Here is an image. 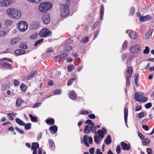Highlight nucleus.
<instances>
[{"label": "nucleus", "mask_w": 154, "mask_h": 154, "mask_svg": "<svg viewBox=\"0 0 154 154\" xmlns=\"http://www.w3.org/2000/svg\"><path fill=\"white\" fill-rule=\"evenodd\" d=\"M15 53L17 55L23 54L25 53V51L23 49H17L15 51Z\"/></svg>", "instance_id": "c756f323"}, {"label": "nucleus", "mask_w": 154, "mask_h": 154, "mask_svg": "<svg viewBox=\"0 0 154 154\" xmlns=\"http://www.w3.org/2000/svg\"><path fill=\"white\" fill-rule=\"evenodd\" d=\"M106 134V133L104 132L102 130H98L97 131V134L99 135L101 139H102L103 138L105 134Z\"/></svg>", "instance_id": "5701e85b"}, {"label": "nucleus", "mask_w": 154, "mask_h": 154, "mask_svg": "<svg viewBox=\"0 0 154 154\" xmlns=\"http://www.w3.org/2000/svg\"><path fill=\"white\" fill-rule=\"evenodd\" d=\"M20 83V82L17 79H15L14 80V86L19 85Z\"/></svg>", "instance_id": "6e6d98bb"}, {"label": "nucleus", "mask_w": 154, "mask_h": 154, "mask_svg": "<svg viewBox=\"0 0 154 154\" xmlns=\"http://www.w3.org/2000/svg\"><path fill=\"white\" fill-rule=\"evenodd\" d=\"M150 142V140L148 138H146L143 140V145H146Z\"/></svg>", "instance_id": "4c0bfd02"}, {"label": "nucleus", "mask_w": 154, "mask_h": 154, "mask_svg": "<svg viewBox=\"0 0 154 154\" xmlns=\"http://www.w3.org/2000/svg\"><path fill=\"white\" fill-rule=\"evenodd\" d=\"M22 103V100L20 98L17 99L16 101V107L20 106Z\"/></svg>", "instance_id": "e433bc0d"}, {"label": "nucleus", "mask_w": 154, "mask_h": 154, "mask_svg": "<svg viewBox=\"0 0 154 154\" xmlns=\"http://www.w3.org/2000/svg\"><path fill=\"white\" fill-rule=\"evenodd\" d=\"M75 68V66L74 65L72 64L69 65L67 67V69L68 72H70Z\"/></svg>", "instance_id": "ea45409f"}, {"label": "nucleus", "mask_w": 154, "mask_h": 154, "mask_svg": "<svg viewBox=\"0 0 154 154\" xmlns=\"http://www.w3.org/2000/svg\"><path fill=\"white\" fill-rule=\"evenodd\" d=\"M104 12V7L103 6H101L100 10V20H102L103 19V13Z\"/></svg>", "instance_id": "a878e982"}, {"label": "nucleus", "mask_w": 154, "mask_h": 154, "mask_svg": "<svg viewBox=\"0 0 154 154\" xmlns=\"http://www.w3.org/2000/svg\"><path fill=\"white\" fill-rule=\"evenodd\" d=\"M91 119H95V116L94 114H89L88 116Z\"/></svg>", "instance_id": "680f3d73"}, {"label": "nucleus", "mask_w": 154, "mask_h": 154, "mask_svg": "<svg viewBox=\"0 0 154 154\" xmlns=\"http://www.w3.org/2000/svg\"><path fill=\"white\" fill-rule=\"evenodd\" d=\"M149 48L148 46H146L145 49L143 50V53L145 54H148L149 53Z\"/></svg>", "instance_id": "09e8293b"}, {"label": "nucleus", "mask_w": 154, "mask_h": 154, "mask_svg": "<svg viewBox=\"0 0 154 154\" xmlns=\"http://www.w3.org/2000/svg\"><path fill=\"white\" fill-rule=\"evenodd\" d=\"M124 119L125 121V122L126 126L127 127L128 125H127L128 114V110L127 108H125L124 109Z\"/></svg>", "instance_id": "f3484780"}, {"label": "nucleus", "mask_w": 154, "mask_h": 154, "mask_svg": "<svg viewBox=\"0 0 154 154\" xmlns=\"http://www.w3.org/2000/svg\"><path fill=\"white\" fill-rule=\"evenodd\" d=\"M91 131L90 126L87 125L84 129L83 133L85 134H88L90 133Z\"/></svg>", "instance_id": "a211bd4d"}, {"label": "nucleus", "mask_w": 154, "mask_h": 154, "mask_svg": "<svg viewBox=\"0 0 154 154\" xmlns=\"http://www.w3.org/2000/svg\"><path fill=\"white\" fill-rule=\"evenodd\" d=\"M68 56L66 54H63L60 55L56 56L55 58L56 59V61L60 62L65 60L67 57Z\"/></svg>", "instance_id": "9b49d317"}, {"label": "nucleus", "mask_w": 154, "mask_h": 154, "mask_svg": "<svg viewBox=\"0 0 154 154\" xmlns=\"http://www.w3.org/2000/svg\"><path fill=\"white\" fill-rule=\"evenodd\" d=\"M46 122L47 124L48 125H53L54 123V120L52 118L47 119L46 120Z\"/></svg>", "instance_id": "cd10ccee"}, {"label": "nucleus", "mask_w": 154, "mask_h": 154, "mask_svg": "<svg viewBox=\"0 0 154 154\" xmlns=\"http://www.w3.org/2000/svg\"><path fill=\"white\" fill-rule=\"evenodd\" d=\"M127 69L126 70L127 72L129 75H131L133 72V69L132 67L131 66H127Z\"/></svg>", "instance_id": "f704fd0d"}, {"label": "nucleus", "mask_w": 154, "mask_h": 154, "mask_svg": "<svg viewBox=\"0 0 154 154\" xmlns=\"http://www.w3.org/2000/svg\"><path fill=\"white\" fill-rule=\"evenodd\" d=\"M152 104L151 103H149L146 104L145 105V107L146 109H149L151 107Z\"/></svg>", "instance_id": "052dcab7"}, {"label": "nucleus", "mask_w": 154, "mask_h": 154, "mask_svg": "<svg viewBox=\"0 0 154 154\" xmlns=\"http://www.w3.org/2000/svg\"><path fill=\"white\" fill-rule=\"evenodd\" d=\"M150 17L151 16L150 15H146L144 17L140 16L139 18L140 22H143L149 19Z\"/></svg>", "instance_id": "6ab92c4d"}, {"label": "nucleus", "mask_w": 154, "mask_h": 154, "mask_svg": "<svg viewBox=\"0 0 154 154\" xmlns=\"http://www.w3.org/2000/svg\"><path fill=\"white\" fill-rule=\"evenodd\" d=\"M21 38L19 37H17L12 39L11 41V45H14L20 41Z\"/></svg>", "instance_id": "dca6fc26"}, {"label": "nucleus", "mask_w": 154, "mask_h": 154, "mask_svg": "<svg viewBox=\"0 0 154 154\" xmlns=\"http://www.w3.org/2000/svg\"><path fill=\"white\" fill-rule=\"evenodd\" d=\"M25 85L23 83H22L20 85V88L22 91L23 92L25 91L26 90V89L25 88Z\"/></svg>", "instance_id": "49530a36"}, {"label": "nucleus", "mask_w": 154, "mask_h": 154, "mask_svg": "<svg viewBox=\"0 0 154 154\" xmlns=\"http://www.w3.org/2000/svg\"><path fill=\"white\" fill-rule=\"evenodd\" d=\"M52 35L51 31L48 30L47 28L42 29L40 32L39 35L41 37H46L51 36Z\"/></svg>", "instance_id": "423d86ee"}, {"label": "nucleus", "mask_w": 154, "mask_h": 154, "mask_svg": "<svg viewBox=\"0 0 154 154\" xmlns=\"http://www.w3.org/2000/svg\"><path fill=\"white\" fill-rule=\"evenodd\" d=\"M104 142L106 144L108 145L111 142V139L109 135H108L106 138L104 140Z\"/></svg>", "instance_id": "412c9836"}, {"label": "nucleus", "mask_w": 154, "mask_h": 154, "mask_svg": "<svg viewBox=\"0 0 154 154\" xmlns=\"http://www.w3.org/2000/svg\"><path fill=\"white\" fill-rule=\"evenodd\" d=\"M140 48V47L138 45H135L131 47L130 51L133 54H136L138 52Z\"/></svg>", "instance_id": "9d476101"}, {"label": "nucleus", "mask_w": 154, "mask_h": 154, "mask_svg": "<svg viewBox=\"0 0 154 154\" xmlns=\"http://www.w3.org/2000/svg\"><path fill=\"white\" fill-rule=\"evenodd\" d=\"M122 149L123 150H128L130 149V145L124 142H122L121 143Z\"/></svg>", "instance_id": "4468645a"}, {"label": "nucleus", "mask_w": 154, "mask_h": 154, "mask_svg": "<svg viewBox=\"0 0 154 154\" xmlns=\"http://www.w3.org/2000/svg\"><path fill=\"white\" fill-rule=\"evenodd\" d=\"M146 151L148 154H152V150L151 148H147L146 150Z\"/></svg>", "instance_id": "69168bd1"}, {"label": "nucleus", "mask_w": 154, "mask_h": 154, "mask_svg": "<svg viewBox=\"0 0 154 154\" xmlns=\"http://www.w3.org/2000/svg\"><path fill=\"white\" fill-rule=\"evenodd\" d=\"M28 26L27 23L23 21H20L17 25L18 29L21 32L26 31L27 29Z\"/></svg>", "instance_id": "7ed1b4c3"}, {"label": "nucleus", "mask_w": 154, "mask_h": 154, "mask_svg": "<svg viewBox=\"0 0 154 154\" xmlns=\"http://www.w3.org/2000/svg\"><path fill=\"white\" fill-rule=\"evenodd\" d=\"M91 130L92 132H93L94 130H96V127L95 126V124H94L90 126Z\"/></svg>", "instance_id": "8fccbe9b"}, {"label": "nucleus", "mask_w": 154, "mask_h": 154, "mask_svg": "<svg viewBox=\"0 0 154 154\" xmlns=\"http://www.w3.org/2000/svg\"><path fill=\"white\" fill-rule=\"evenodd\" d=\"M11 3L12 1L10 0H2L0 2V5L2 6H7Z\"/></svg>", "instance_id": "ddd939ff"}, {"label": "nucleus", "mask_w": 154, "mask_h": 154, "mask_svg": "<svg viewBox=\"0 0 154 154\" xmlns=\"http://www.w3.org/2000/svg\"><path fill=\"white\" fill-rule=\"evenodd\" d=\"M94 148H91L89 149V152L91 154H94Z\"/></svg>", "instance_id": "338daca9"}, {"label": "nucleus", "mask_w": 154, "mask_h": 154, "mask_svg": "<svg viewBox=\"0 0 154 154\" xmlns=\"http://www.w3.org/2000/svg\"><path fill=\"white\" fill-rule=\"evenodd\" d=\"M134 97L135 100L138 102H145L148 100L147 97H143V94L142 93H135Z\"/></svg>", "instance_id": "20e7f679"}, {"label": "nucleus", "mask_w": 154, "mask_h": 154, "mask_svg": "<svg viewBox=\"0 0 154 154\" xmlns=\"http://www.w3.org/2000/svg\"><path fill=\"white\" fill-rule=\"evenodd\" d=\"M40 27L39 23L37 21L33 22L31 24L30 29L32 30H36Z\"/></svg>", "instance_id": "f8f14e48"}, {"label": "nucleus", "mask_w": 154, "mask_h": 154, "mask_svg": "<svg viewBox=\"0 0 154 154\" xmlns=\"http://www.w3.org/2000/svg\"><path fill=\"white\" fill-rule=\"evenodd\" d=\"M138 134L139 137L141 139L143 140L144 138V136L140 132H138Z\"/></svg>", "instance_id": "0e129e2a"}, {"label": "nucleus", "mask_w": 154, "mask_h": 154, "mask_svg": "<svg viewBox=\"0 0 154 154\" xmlns=\"http://www.w3.org/2000/svg\"><path fill=\"white\" fill-rule=\"evenodd\" d=\"M29 116L31 119V120L33 122H36L38 121V119L36 117L33 116L31 114H29Z\"/></svg>", "instance_id": "c9c22d12"}, {"label": "nucleus", "mask_w": 154, "mask_h": 154, "mask_svg": "<svg viewBox=\"0 0 154 154\" xmlns=\"http://www.w3.org/2000/svg\"><path fill=\"white\" fill-rule=\"evenodd\" d=\"M52 7L51 2H43L40 4L39 7V10L41 12H46L49 10Z\"/></svg>", "instance_id": "f03ea898"}, {"label": "nucleus", "mask_w": 154, "mask_h": 154, "mask_svg": "<svg viewBox=\"0 0 154 154\" xmlns=\"http://www.w3.org/2000/svg\"><path fill=\"white\" fill-rule=\"evenodd\" d=\"M2 66L8 68V69H11L12 67V66L8 63V62H11L12 60L10 59H7L6 58H3L2 60Z\"/></svg>", "instance_id": "0eeeda50"}, {"label": "nucleus", "mask_w": 154, "mask_h": 154, "mask_svg": "<svg viewBox=\"0 0 154 154\" xmlns=\"http://www.w3.org/2000/svg\"><path fill=\"white\" fill-rule=\"evenodd\" d=\"M131 77V75H127L126 79V84L128 86H129L130 85V82Z\"/></svg>", "instance_id": "7c9ffc66"}, {"label": "nucleus", "mask_w": 154, "mask_h": 154, "mask_svg": "<svg viewBox=\"0 0 154 154\" xmlns=\"http://www.w3.org/2000/svg\"><path fill=\"white\" fill-rule=\"evenodd\" d=\"M128 45V42L127 40H125L124 42L122 45V48L124 50H126L127 47Z\"/></svg>", "instance_id": "79ce46f5"}, {"label": "nucleus", "mask_w": 154, "mask_h": 154, "mask_svg": "<svg viewBox=\"0 0 154 154\" xmlns=\"http://www.w3.org/2000/svg\"><path fill=\"white\" fill-rule=\"evenodd\" d=\"M15 130L18 132L19 133H20V134H24V133L23 131L21 129H20V128L17 127H16L15 128Z\"/></svg>", "instance_id": "3c124183"}, {"label": "nucleus", "mask_w": 154, "mask_h": 154, "mask_svg": "<svg viewBox=\"0 0 154 154\" xmlns=\"http://www.w3.org/2000/svg\"><path fill=\"white\" fill-rule=\"evenodd\" d=\"M88 140L90 144H92L93 141L92 137H88L86 135H84L83 137L84 142L86 146L87 147L89 146V144L87 141Z\"/></svg>", "instance_id": "6e6552de"}, {"label": "nucleus", "mask_w": 154, "mask_h": 154, "mask_svg": "<svg viewBox=\"0 0 154 154\" xmlns=\"http://www.w3.org/2000/svg\"><path fill=\"white\" fill-rule=\"evenodd\" d=\"M61 15L62 17L67 16L69 12V10L68 6L66 5L62 4L60 5Z\"/></svg>", "instance_id": "39448f33"}, {"label": "nucleus", "mask_w": 154, "mask_h": 154, "mask_svg": "<svg viewBox=\"0 0 154 154\" xmlns=\"http://www.w3.org/2000/svg\"><path fill=\"white\" fill-rule=\"evenodd\" d=\"M88 112L87 110H83L82 111L79 113L80 115H87L88 114Z\"/></svg>", "instance_id": "13d9d810"}, {"label": "nucleus", "mask_w": 154, "mask_h": 154, "mask_svg": "<svg viewBox=\"0 0 154 154\" xmlns=\"http://www.w3.org/2000/svg\"><path fill=\"white\" fill-rule=\"evenodd\" d=\"M49 146L50 148L52 150H54L55 148V145L53 141L50 140L49 141Z\"/></svg>", "instance_id": "393cba45"}, {"label": "nucleus", "mask_w": 154, "mask_h": 154, "mask_svg": "<svg viewBox=\"0 0 154 154\" xmlns=\"http://www.w3.org/2000/svg\"><path fill=\"white\" fill-rule=\"evenodd\" d=\"M69 97L72 100H75L76 98V95L75 92L72 90L69 93Z\"/></svg>", "instance_id": "2eb2a0df"}, {"label": "nucleus", "mask_w": 154, "mask_h": 154, "mask_svg": "<svg viewBox=\"0 0 154 154\" xmlns=\"http://www.w3.org/2000/svg\"><path fill=\"white\" fill-rule=\"evenodd\" d=\"M13 23V21L11 19H8L6 20L5 22V25L7 26H11Z\"/></svg>", "instance_id": "b1692460"}, {"label": "nucleus", "mask_w": 154, "mask_h": 154, "mask_svg": "<svg viewBox=\"0 0 154 154\" xmlns=\"http://www.w3.org/2000/svg\"><path fill=\"white\" fill-rule=\"evenodd\" d=\"M25 128L26 130L30 129L31 127V124L30 123H27L26 124H25Z\"/></svg>", "instance_id": "de8ad7c7"}, {"label": "nucleus", "mask_w": 154, "mask_h": 154, "mask_svg": "<svg viewBox=\"0 0 154 154\" xmlns=\"http://www.w3.org/2000/svg\"><path fill=\"white\" fill-rule=\"evenodd\" d=\"M42 20L45 24H48L50 20L49 14L47 13L45 14L42 17Z\"/></svg>", "instance_id": "1a4fd4ad"}, {"label": "nucleus", "mask_w": 154, "mask_h": 154, "mask_svg": "<svg viewBox=\"0 0 154 154\" xmlns=\"http://www.w3.org/2000/svg\"><path fill=\"white\" fill-rule=\"evenodd\" d=\"M61 93V89H57L54 91V95H57L60 94Z\"/></svg>", "instance_id": "a18cd8bd"}, {"label": "nucleus", "mask_w": 154, "mask_h": 154, "mask_svg": "<svg viewBox=\"0 0 154 154\" xmlns=\"http://www.w3.org/2000/svg\"><path fill=\"white\" fill-rule=\"evenodd\" d=\"M38 34L37 33H34L30 36L29 38L31 39H35L37 38L38 36Z\"/></svg>", "instance_id": "37998d69"}, {"label": "nucleus", "mask_w": 154, "mask_h": 154, "mask_svg": "<svg viewBox=\"0 0 154 154\" xmlns=\"http://www.w3.org/2000/svg\"><path fill=\"white\" fill-rule=\"evenodd\" d=\"M135 12V8L132 7V8L131 9V11L130 13V14L131 15H133L134 13Z\"/></svg>", "instance_id": "e2e57ef3"}, {"label": "nucleus", "mask_w": 154, "mask_h": 154, "mask_svg": "<svg viewBox=\"0 0 154 154\" xmlns=\"http://www.w3.org/2000/svg\"><path fill=\"white\" fill-rule=\"evenodd\" d=\"M19 47L20 48L23 49H26L27 48V45L24 43H21L20 44Z\"/></svg>", "instance_id": "c03bdc74"}, {"label": "nucleus", "mask_w": 154, "mask_h": 154, "mask_svg": "<svg viewBox=\"0 0 154 154\" xmlns=\"http://www.w3.org/2000/svg\"><path fill=\"white\" fill-rule=\"evenodd\" d=\"M85 123L90 125H91V126L94 124L93 122L91 120H87L85 121Z\"/></svg>", "instance_id": "864d4df0"}, {"label": "nucleus", "mask_w": 154, "mask_h": 154, "mask_svg": "<svg viewBox=\"0 0 154 154\" xmlns=\"http://www.w3.org/2000/svg\"><path fill=\"white\" fill-rule=\"evenodd\" d=\"M129 36L132 39H135L137 37L135 32H131L129 34Z\"/></svg>", "instance_id": "2f4dec72"}, {"label": "nucleus", "mask_w": 154, "mask_h": 154, "mask_svg": "<svg viewBox=\"0 0 154 154\" xmlns=\"http://www.w3.org/2000/svg\"><path fill=\"white\" fill-rule=\"evenodd\" d=\"M43 40L44 39H42L36 41L34 44V46H37L38 45L42 42L43 41Z\"/></svg>", "instance_id": "603ef678"}, {"label": "nucleus", "mask_w": 154, "mask_h": 154, "mask_svg": "<svg viewBox=\"0 0 154 154\" xmlns=\"http://www.w3.org/2000/svg\"><path fill=\"white\" fill-rule=\"evenodd\" d=\"M8 33V32L5 31L4 30H2L0 31V37H2L7 35Z\"/></svg>", "instance_id": "a19ab883"}, {"label": "nucleus", "mask_w": 154, "mask_h": 154, "mask_svg": "<svg viewBox=\"0 0 154 154\" xmlns=\"http://www.w3.org/2000/svg\"><path fill=\"white\" fill-rule=\"evenodd\" d=\"M138 116L139 118H142L144 116V113L143 112H142L138 114Z\"/></svg>", "instance_id": "4d7b16f0"}, {"label": "nucleus", "mask_w": 154, "mask_h": 154, "mask_svg": "<svg viewBox=\"0 0 154 154\" xmlns=\"http://www.w3.org/2000/svg\"><path fill=\"white\" fill-rule=\"evenodd\" d=\"M94 140L96 143L99 144L100 141V139L98 135H96L94 137Z\"/></svg>", "instance_id": "c85d7f7f"}, {"label": "nucleus", "mask_w": 154, "mask_h": 154, "mask_svg": "<svg viewBox=\"0 0 154 154\" xmlns=\"http://www.w3.org/2000/svg\"><path fill=\"white\" fill-rule=\"evenodd\" d=\"M74 78L71 79H69L67 82V85L68 86L71 85L74 80L76 79V77L75 75H73Z\"/></svg>", "instance_id": "473e14b6"}, {"label": "nucleus", "mask_w": 154, "mask_h": 154, "mask_svg": "<svg viewBox=\"0 0 154 154\" xmlns=\"http://www.w3.org/2000/svg\"><path fill=\"white\" fill-rule=\"evenodd\" d=\"M37 74V72L35 71H34L33 72H31L29 75L28 76V77H27V79H31V78L33 77L35 75H36Z\"/></svg>", "instance_id": "58836bf2"}, {"label": "nucleus", "mask_w": 154, "mask_h": 154, "mask_svg": "<svg viewBox=\"0 0 154 154\" xmlns=\"http://www.w3.org/2000/svg\"><path fill=\"white\" fill-rule=\"evenodd\" d=\"M88 37L87 36L83 38L81 41V42L82 43H85L88 42Z\"/></svg>", "instance_id": "bf43d9fd"}, {"label": "nucleus", "mask_w": 154, "mask_h": 154, "mask_svg": "<svg viewBox=\"0 0 154 154\" xmlns=\"http://www.w3.org/2000/svg\"><path fill=\"white\" fill-rule=\"evenodd\" d=\"M96 154H103L102 153L100 152V150L99 149H97L95 152Z\"/></svg>", "instance_id": "774afa93"}, {"label": "nucleus", "mask_w": 154, "mask_h": 154, "mask_svg": "<svg viewBox=\"0 0 154 154\" xmlns=\"http://www.w3.org/2000/svg\"><path fill=\"white\" fill-rule=\"evenodd\" d=\"M116 153L117 154H119L120 153L121 149L120 146H119L118 145L117 146L116 149Z\"/></svg>", "instance_id": "5fc2aeb1"}, {"label": "nucleus", "mask_w": 154, "mask_h": 154, "mask_svg": "<svg viewBox=\"0 0 154 154\" xmlns=\"http://www.w3.org/2000/svg\"><path fill=\"white\" fill-rule=\"evenodd\" d=\"M153 30L152 29L149 30L146 33L145 38L146 39L150 38H151Z\"/></svg>", "instance_id": "aec40b11"}, {"label": "nucleus", "mask_w": 154, "mask_h": 154, "mask_svg": "<svg viewBox=\"0 0 154 154\" xmlns=\"http://www.w3.org/2000/svg\"><path fill=\"white\" fill-rule=\"evenodd\" d=\"M39 147V144L38 143L33 142L32 143V146L31 148L32 150H36Z\"/></svg>", "instance_id": "bb28decb"}, {"label": "nucleus", "mask_w": 154, "mask_h": 154, "mask_svg": "<svg viewBox=\"0 0 154 154\" xmlns=\"http://www.w3.org/2000/svg\"><path fill=\"white\" fill-rule=\"evenodd\" d=\"M16 122L20 125L24 126L25 125L24 122L20 120V119L17 118L16 119Z\"/></svg>", "instance_id": "72a5a7b5"}, {"label": "nucleus", "mask_w": 154, "mask_h": 154, "mask_svg": "<svg viewBox=\"0 0 154 154\" xmlns=\"http://www.w3.org/2000/svg\"><path fill=\"white\" fill-rule=\"evenodd\" d=\"M50 130L52 133V134H55L57 130V128L56 126H52L50 127Z\"/></svg>", "instance_id": "4be33fe9"}, {"label": "nucleus", "mask_w": 154, "mask_h": 154, "mask_svg": "<svg viewBox=\"0 0 154 154\" xmlns=\"http://www.w3.org/2000/svg\"><path fill=\"white\" fill-rule=\"evenodd\" d=\"M6 12L8 16L14 19H18L21 16V11L19 10L13 8H8Z\"/></svg>", "instance_id": "f257e3e1"}]
</instances>
